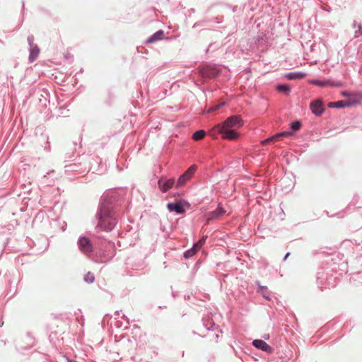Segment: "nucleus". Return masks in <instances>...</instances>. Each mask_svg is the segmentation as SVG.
<instances>
[{
	"instance_id": "nucleus-1",
	"label": "nucleus",
	"mask_w": 362,
	"mask_h": 362,
	"mask_svg": "<svg viewBox=\"0 0 362 362\" xmlns=\"http://www.w3.org/2000/svg\"><path fill=\"white\" fill-rule=\"evenodd\" d=\"M243 124L240 115H233L228 117L223 123L215 125L212 131L221 134L223 139L236 140L240 136L237 129Z\"/></svg>"
},
{
	"instance_id": "nucleus-2",
	"label": "nucleus",
	"mask_w": 362,
	"mask_h": 362,
	"mask_svg": "<svg viewBox=\"0 0 362 362\" xmlns=\"http://www.w3.org/2000/svg\"><path fill=\"white\" fill-rule=\"evenodd\" d=\"M116 221L111 214L110 209L106 206H101L98 214V223L97 228L100 230L110 231L113 229Z\"/></svg>"
},
{
	"instance_id": "nucleus-3",
	"label": "nucleus",
	"mask_w": 362,
	"mask_h": 362,
	"mask_svg": "<svg viewBox=\"0 0 362 362\" xmlns=\"http://www.w3.org/2000/svg\"><path fill=\"white\" fill-rule=\"evenodd\" d=\"M200 74L204 78H215L220 74V70L214 65L206 64L200 67Z\"/></svg>"
},
{
	"instance_id": "nucleus-4",
	"label": "nucleus",
	"mask_w": 362,
	"mask_h": 362,
	"mask_svg": "<svg viewBox=\"0 0 362 362\" xmlns=\"http://www.w3.org/2000/svg\"><path fill=\"white\" fill-rule=\"evenodd\" d=\"M197 169L196 165H191L177 180L176 188L183 186L188 180H189Z\"/></svg>"
},
{
	"instance_id": "nucleus-5",
	"label": "nucleus",
	"mask_w": 362,
	"mask_h": 362,
	"mask_svg": "<svg viewBox=\"0 0 362 362\" xmlns=\"http://www.w3.org/2000/svg\"><path fill=\"white\" fill-rule=\"evenodd\" d=\"M358 103V99L349 100L347 101L340 100L337 102H331L328 104L329 107L341 108L349 107Z\"/></svg>"
},
{
	"instance_id": "nucleus-6",
	"label": "nucleus",
	"mask_w": 362,
	"mask_h": 362,
	"mask_svg": "<svg viewBox=\"0 0 362 362\" xmlns=\"http://www.w3.org/2000/svg\"><path fill=\"white\" fill-rule=\"evenodd\" d=\"M78 246L80 250L86 254L90 253L92 252V245L90 243V240L86 237H81L78 240Z\"/></svg>"
},
{
	"instance_id": "nucleus-7",
	"label": "nucleus",
	"mask_w": 362,
	"mask_h": 362,
	"mask_svg": "<svg viewBox=\"0 0 362 362\" xmlns=\"http://www.w3.org/2000/svg\"><path fill=\"white\" fill-rule=\"evenodd\" d=\"M252 344L257 349L262 350L265 352L272 353L273 351V349L263 340L255 339L252 342Z\"/></svg>"
},
{
	"instance_id": "nucleus-8",
	"label": "nucleus",
	"mask_w": 362,
	"mask_h": 362,
	"mask_svg": "<svg viewBox=\"0 0 362 362\" xmlns=\"http://www.w3.org/2000/svg\"><path fill=\"white\" fill-rule=\"evenodd\" d=\"M175 185V180L174 179H169L168 180H163V179H160L158 181V186L160 190L163 192H166L170 189H171L173 185Z\"/></svg>"
},
{
	"instance_id": "nucleus-9",
	"label": "nucleus",
	"mask_w": 362,
	"mask_h": 362,
	"mask_svg": "<svg viewBox=\"0 0 362 362\" xmlns=\"http://www.w3.org/2000/svg\"><path fill=\"white\" fill-rule=\"evenodd\" d=\"M310 109L313 114L320 116L324 112L322 102L320 100H315L310 104Z\"/></svg>"
},
{
	"instance_id": "nucleus-10",
	"label": "nucleus",
	"mask_w": 362,
	"mask_h": 362,
	"mask_svg": "<svg viewBox=\"0 0 362 362\" xmlns=\"http://www.w3.org/2000/svg\"><path fill=\"white\" fill-rule=\"evenodd\" d=\"M311 83L315 84L318 86H336V87H341L343 86V83L340 81L334 82L331 81H317V80H313L310 81Z\"/></svg>"
},
{
	"instance_id": "nucleus-11",
	"label": "nucleus",
	"mask_w": 362,
	"mask_h": 362,
	"mask_svg": "<svg viewBox=\"0 0 362 362\" xmlns=\"http://www.w3.org/2000/svg\"><path fill=\"white\" fill-rule=\"evenodd\" d=\"M167 207L170 211H175L179 214L185 213V209L181 202L169 203L168 204Z\"/></svg>"
},
{
	"instance_id": "nucleus-12",
	"label": "nucleus",
	"mask_w": 362,
	"mask_h": 362,
	"mask_svg": "<svg viewBox=\"0 0 362 362\" xmlns=\"http://www.w3.org/2000/svg\"><path fill=\"white\" fill-rule=\"evenodd\" d=\"M225 213L226 211L221 206H218L215 211H212L209 215L208 221L218 218L220 216H223Z\"/></svg>"
},
{
	"instance_id": "nucleus-13",
	"label": "nucleus",
	"mask_w": 362,
	"mask_h": 362,
	"mask_svg": "<svg viewBox=\"0 0 362 362\" xmlns=\"http://www.w3.org/2000/svg\"><path fill=\"white\" fill-rule=\"evenodd\" d=\"M305 73L303 72H293V73H289L286 75L287 78L289 80H295V79H300L303 78L306 76Z\"/></svg>"
},
{
	"instance_id": "nucleus-14",
	"label": "nucleus",
	"mask_w": 362,
	"mask_h": 362,
	"mask_svg": "<svg viewBox=\"0 0 362 362\" xmlns=\"http://www.w3.org/2000/svg\"><path fill=\"white\" fill-rule=\"evenodd\" d=\"M164 36V33L163 31L162 30H159L158 32H156L155 34H153L148 40V42H156L157 40H161L163 39Z\"/></svg>"
},
{
	"instance_id": "nucleus-15",
	"label": "nucleus",
	"mask_w": 362,
	"mask_h": 362,
	"mask_svg": "<svg viewBox=\"0 0 362 362\" xmlns=\"http://www.w3.org/2000/svg\"><path fill=\"white\" fill-rule=\"evenodd\" d=\"M341 95L344 97H349V100L358 99V103L360 102V97H359V94H358V93H351L348 91H344L341 93Z\"/></svg>"
},
{
	"instance_id": "nucleus-16",
	"label": "nucleus",
	"mask_w": 362,
	"mask_h": 362,
	"mask_svg": "<svg viewBox=\"0 0 362 362\" xmlns=\"http://www.w3.org/2000/svg\"><path fill=\"white\" fill-rule=\"evenodd\" d=\"M205 135L206 132L204 130H199L194 133L192 138L196 141H199L202 139Z\"/></svg>"
},
{
	"instance_id": "nucleus-17",
	"label": "nucleus",
	"mask_w": 362,
	"mask_h": 362,
	"mask_svg": "<svg viewBox=\"0 0 362 362\" xmlns=\"http://www.w3.org/2000/svg\"><path fill=\"white\" fill-rule=\"evenodd\" d=\"M198 251V250H197L194 246L192 248L187 250L185 253H184V257L186 258V259H188V258H190L192 257V256H194L196 252Z\"/></svg>"
},
{
	"instance_id": "nucleus-18",
	"label": "nucleus",
	"mask_w": 362,
	"mask_h": 362,
	"mask_svg": "<svg viewBox=\"0 0 362 362\" xmlns=\"http://www.w3.org/2000/svg\"><path fill=\"white\" fill-rule=\"evenodd\" d=\"M206 237H202L197 243L194 245V247L198 250V251L202 248V247L204 245L206 241Z\"/></svg>"
},
{
	"instance_id": "nucleus-19",
	"label": "nucleus",
	"mask_w": 362,
	"mask_h": 362,
	"mask_svg": "<svg viewBox=\"0 0 362 362\" xmlns=\"http://www.w3.org/2000/svg\"><path fill=\"white\" fill-rule=\"evenodd\" d=\"M276 141H278V139H277V136L274 135V136H272L267 139H264L263 140L261 144L262 145H267V144H269L272 142H275Z\"/></svg>"
},
{
	"instance_id": "nucleus-20",
	"label": "nucleus",
	"mask_w": 362,
	"mask_h": 362,
	"mask_svg": "<svg viewBox=\"0 0 362 362\" xmlns=\"http://www.w3.org/2000/svg\"><path fill=\"white\" fill-rule=\"evenodd\" d=\"M277 90L287 93L290 92V87L287 85H279L277 86Z\"/></svg>"
},
{
	"instance_id": "nucleus-21",
	"label": "nucleus",
	"mask_w": 362,
	"mask_h": 362,
	"mask_svg": "<svg viewBox=\"0 0 362 362\" xmlns=\"http://www.w3.org/2000/svg\"><path fill=\"white\" fill-rule=\"evenodd\" d=\"M300 127H301V123L299 121H295V122H292L291 124V128L293 131L298 130L300 128Z\"/></svg>"
},
{
	"instance_id": "nucleus-22",
	"label": "nucleus",
	"mask_w": 362,
	"mask_h": 362,
	"mask_svg": "<svg viewBox=\"0 0 362 362\" xmlns=\"http://www.w3.org/2000/svg\"><path fill=\"white\" fill-rule=\"evenodd\" d=\"M224 103H222L221 104H218L217 105H215L214 107H209L207 110V112H213L217 110H218L221 107L223 106L224 105Z\"/></svg>"
},
{
	"instance_id": "nucleus-23",
	"label": "nucleus",
	"mask_w": 362,
	"mask_h": 362,
	"mask_svg": "<svg viewBox=\"0 0 362 362\" xmlns=\"http://www.w3.org/2000/svg\"><path fill=\"white\" fill-rule=\"evenodd\" d=\"M290 135H291V132H283L276 134V136H277L278 140L282 136H290Z\"/></svg>"
},
{
	"instance_id": "nucleus-24",
	"label": "nucleus",
	"mask_w": 362,
	"mask_h": 362,
	"mask_svg": "<svg viewBox=\"0 0 362 362\" xmlns=\"http://www.w3.org/2000/svg\"><path fill=\"white\" fill-rule=\"evenodd\" d=\"M38 52H39L38 49H36V50L35 49H32V51L30 52V59L32 60H34L35 58L36 57V56L37 55Z\"/></svg>"
},
{
	"instance_id": "nucleus-25",
	"label": "nucleus",
	"mask_w": 362,
	"mask_h": 362,
	"mask_svg": "<svg viewBox=\"0 0 362 362\" xmlns=\"http://www.w3.org/2000/svg\"><path fill=\"white\" fill-rule=\"evenodd\" d=\"M85 279L86 281L91 283L94 280V276L90 274H88Z\"/></svg>"
},
{
	"instance_id": "nucleus-26",
	"label": "nucleus",
	"mask_w": 362,
	"mask_h": 362,
	"mask_svg": "<svg viewBox=\"0 0 362 362\" xmlns=\"http://www.w3.org/2000/svg\"><path fill=\"white\" fill-rule=\"evenodd\" d=\"M269 334H267V336H265V337H264V339H269Z\"/></svg>"
},
{
	"instance_id": "nucleus-27",
	"label": "nucleus",
	"mask_w": 362,
	"mask_h": 362,
	"mask_svg": "<svg viewBox=\"0 0 362 362\" xmlns=\"http://www.w3.org/2000/svg\"><path fill=\"white\" fill-rule=\"evenodd\" d=\"M289 255H290L289 253H287V254H286V257H285V259H286L287 257H288Z\"/></svg>"
}]
</instances>
